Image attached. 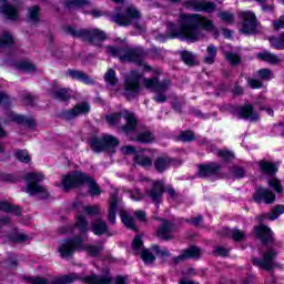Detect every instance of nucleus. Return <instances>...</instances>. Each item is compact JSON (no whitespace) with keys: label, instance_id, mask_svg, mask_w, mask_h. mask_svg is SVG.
<instances>
[{"label":"nucleus","instance_id":"obj_60","mask_svg":"<svg viewBox=\"0 0 284 284\" xmlns=\"http://www.w3.org/2000/svg\"><path fill=\"white\" fill-rule=\"evenodd\" d=\"M131 247L133 250V252H141L142 247H143V236L142 235H135L133 237Z\"/></svg>","mask_w":284,"mask_h":284},{"label":"nucleus","instance_id":"obj_63","mask_svg":"<svg viewBox=\"0 0 284 284\" xmlns=\"http://www.w3.org/2000/svg\"><path fill=\"white\" fill-rule=\"evenodd\" d=\"M29 284H50V280L41 276H29L27 277Z\"/></svg>","mask_w":284,"mask_h":284},{"label":"nucleus","instance_id":"obj_53","mask_svg":"<svg viewBox=\"0 0 284 284\" xmlns=\"http://www.w3.org/2000/svg\"><path fill=\"white\" fill-rule=\"evenodd\" d=\"M0 181L2 183H19V175L14 173L0 172Z\"/></svg>","mask_w":284,"mask_h":284},{"label":"nucleus","instance_id":"obj_14","mask_svg":"<svg viewBox=\"0 0 284 284\" xmlns=\"http://www.w3.org/2000/svg\"><path fill=\"white\" fill-rule=\"evenodd\" d=\"M255 239H258L262 245H274V231L268 225L258 224L253 227Z\"/></svg>","mask_w":284,"mask_h":284},{"label":"nucleus","instance_id":"obj_12","mask_svg":"<svg viewBox=\"0 0 284 284\" xmlns=\"http://www.w3.org/2000/svg\"><path fill=\"white\" fill-rule=\"evenodd\" d=\"M239 18L242 19V34H254L258 28V19L254 11H241Z\"/></svg>","mask_w":284,"mask_h":284},{"label":"nucleus","instance_id":"obj_20","mask_svg":"<svg viewBox=\"0 0 284 284\" xmlns=\"http://www.w3.org/2000/svg\"><path fill=\"white\" fill-rule=\"evenodd\" d=\"M146 194L155 205H161L163 194H165V184L161 180L154 181L151 185V190L146 191Z\"/></svg>","mask_w":284,"mask_h":284},{"label":"nucleus","instance_id":"obj_9","mask_svg":"<svg viewBox=\"0 0 284 284\" xmlns=\"http://www.w3.org/2000/svg\"><path fill=\"white\" fill-rule=\"evenodd\" d=\"M141 79L143 74L136 70L131 71V74L124 79V97L129 101H133L141 94Z\"/></svg>","mask_w":284,"mask_h":284},{"label":"nucleus","instance_id":"obj_27","mask_svg":"<svg viewBox=\"0 0 284 284\" xmlns=\"http://www.w3.org/2000/svg\"><path fill=\"white\" fill-rule=\"evenodd\" d=\"M119 207V192L110 194L108 221L111 225L116 223V210Z\"/></svg>","mask_w":284,"mask_h":284},{"label":"nucleus","instance_id":"obj_58","mask_svg":"<svg viewBox=\"0 0 284 284\" xmlns=\"http://www.w3.org/2000/svg\"><path fill=\"white\" fill-rule=\"evenodd\" d=\"M83 212L87 216H101V209L97 205H87L83 207Z\"/></svg>","mask_w":284,"mask_h":284},{"label":"nucleus","instance_id":"obj_55","mask_svg":"<svg viewBox=\"0 0 284 284\" xmlns=\"http://www.w3.org/2000/svg\"><path fill=\"white\" fill-rule=\"evenodd\" d=\"M9 243H26L28 235L23 233H11L7 236Z\"/></svg>","mask_w":284,"mask_h":284},{"label":"nucleus","instance_id":"obj_39","mask_svg":"<svg viewBox=\"0 0 284 284\" xmlns=\"http://www.w3.org/2000/svg\"><path fill=\"white\" fill-rule=\"evenodd\" d=\"M268 42L271 43V48H273V50H284V31H282L278 37H268Z\"/></svg>","mask_w":284,"mask_h":284},{"label":"nucleus","instance_id":"obj_31","mask_svg":"<svg viewBox=\"0 0 284 284\" xmlns=\"http://www.w3.org/2000/svg\"><path fill=\"white\" fill-rule=\"evenodd\" d=\"M72 79L84 85H95L97 83V81L88 75V73L79 70H72Z\"/></svg>","mask_w":284,"mask_h":284},{"label":"nucleus","instance_id":"obj_62","mask_svg":"<svg viewBox=\"0 0 284 284\" xmlns=\"http://www.w3.org/2000/svg\"><path fill=\"white\" fill-rule=\"evenodd\" d=\"M214 256H221L222 258H227L230 256V248L225 246H215L213 248Z\"/></svg>","mask_w":284,"mask_h":284},{"label":"nucleus","instance_id":"obj_28","mask_svg":"<svg viewBox=\"0 0 284 284\" xmlns=\"http://www.w3.org/2000/svg\"><path fill=\"white\" fill-rule=\"evenodd\" d=\"M79 281L84 284H111L112 277L110 275H98L97 273H92L87 276H80Z\"/></svg>","mask_w":284,"mask_h":284},{"label":"nucleus","instance_id":"obj_57","mask_svg":"<svg viewBox=\"0 0 284 284\" xmlns=\"http://www.w3.org/2000/svg\"><path fill=\"white\" fill-rule=\"evenodd\" d=\"M104 81L110 85H116V83H119V79L116 78V71H114V69H109L104 74Z\"/></svg>","mask_w":284,"mask_h":284},{"label":"nucleus","instance_id":"obj_41","mask_svg":"<svg viewBox=\"0 0 284 284\" xmlns=\"http://www.w3.org/2000/svg\"><path fill=\"white\" fill-rule=\"evenodd\" d=\"M14 68L20 72H37V65L32 64L28 60H20L14 63Z\"/></svg>","mask_w":284,"mask_h":284},{"label":"nucleus","instance_id":"obj_54","mask_svg":"<svg viewBox=\"0 0 284 284\" xmlns=\"http://www.w3.org/2000/svg\"><path fill=\"white\" fill-rule=\"evenodd\" d=\"M10 45H14V37L6 32L0 38V48H10Z\"/></svg>","mask_w":284,"mask_h":284},{"label":"nucleus","instance_id":"obj_30","mask_svg":"<svg viewBox=\"0 0 284 284\" xmlns=\"http://www.w3.org/2000/svg\"><path fill=\"white\" fill-rule=\"evenodd\" d=\"M92 108L88 101L80 102L72 108V119H77V116L88 115Z\"/></svg>","mask_w":284,"mask_h":284},{"label":"nucleus","instance_id":"obj_50","mask_svg":"<svg viewBox=\"0 0 284 284\" xmlns=\"http://www.w3.org/2000/svg\"><path fill=\"white\" fill-rule=\"evenodd\" d=\"M225 59L230 63V65H232V68H234L236 65H241V61H243V58H241V55H239L232 51H227L225 53Z\"/></svg>","mask_w":284,"mask_h":284},{"label":"nucleus","instance_id":"obj_2","mask_svg":"<svg viewBox=\"0 0 284 284\" xmlns=\"http://www.w3.org/2000/svg\"><path fill=\"white\" fill-rule=\"evenodd\" d=\"M144 88L154 92L155 95L152 99L155 103H165L168 102V91L172 88V80L164 79L161 81L159 75L146 78L144 79Z\"/></svg>","mask_w":284,"mask_h":284},{"label":"nucleus","instance_id":"obj_37","mask_svg":"<svg viewBox=\"0 0 284 284\" xmlns=\"http://www.w3.org/2000/svg\"><path fill=\"white\" fill-rule=\"evenodd\" d=\"M216 54H219L216 45H207L206 55L204 57V63H206V65H214V62L216 61Z\"/></svg>","mask_w":284,"mask_h":284},{"label":"nucleus","instance_id":"obj_40","mask_svg":"<svg viewBox=\"0 0 284 284\" xmlns=\"http://www.w3.org/2000/svg\"><path fill=\"white\" fill-rule=\"evenodd\" d=\"M133 165H139L140 168H152V159L148 155L135 154V156H133Z\"/></svg>","mask_w":284,"mask_h":284},{"label":"nucleus","instance_id":"obj_3","mask_svg":"<svg viewBox=\"0 0 284 284\" xmlns=\"http://www.w3.org/2000/svg\"><path fill=\"white\" fill-rule=\"evenodd\" d=\"M121 119L126 121L125 124L121 126L123 134H132V132H136L139 119H136V115L133 112L124 110L123 112H115L105 115V122L111 126L116 125Z\"/></svg>","mask_w":284,"mask_h":284},{"label":"nucleus","instance_id":"obj_10","mask_svg":"<svg viewBox=\"0 0 284 284\" xmlns=\"http://www.w3.org/2000/svg\"><path fill=\"white\" fill-rule=\"evenodd\" d=\"M72 37H75L77 39H82V41H87L88 43H91L92 45H100V43H103V41L108 40V34L105 31L101 29H72Z\"/></svg>","mask_w":284,"mask_h":284},{"label":"nucleus","instance_id":"obj_26","mask_svg":"<svg viewBox=\"0 0 284 284\" xmlns=\"http://www.w3.org/2000/svg\"><path fill=\"white\" fill-rule=\"evenodd\" d=\"M176 163V159L171 156H158L153 162V168L158 174H163L166 170H170V165Z\"/></svg>","mask_w":284,"mask_h":284},{"label":"nucleus","instance_id":"obj_42","mask_svg":"<svg viewBox=\"0 0 284 284\" xmlns=\"http://www.w3.org/2000/svg\"><path fill=\"white\" fill-rule=\"evenodd\" d=\"M88 244L83 242V236L73 235L72 236V252H85Z\"/></svg>","mask_w":284,"mask_h":284},{"label":"nucleus","instance_id":"obj_17","mask_svg":"<svg viewBox=\"0 0 284 284\" xmlns=\"http://www.w3.org/2000/svg\"><path fill=\"white\" fill-rule=\"evenodd\" d=\"M159 221H161L162 224L156 230V237L160 239V241H172V239H174L172 233L176 232V224L163 217H160Z\"/></svg>","mask_w":284,"mask_h":284},{"label":"nucleus","instance_id":"obj_32","mask_svg":"<svg viewBox=\"0 0 284 284\" xmlns=\"http://www.w3.org/2000/svg\"><path fill=\"white\" fill-rule=\"evenodd\" d=\"M40 21H41V7H39V4L30 7L27 13V23L37 24Z\"/></svg>","mask_w":284,"mask_h":284},{"label":"nucleus","instance_id":"obj_7","mask_svg":"<svg viewBox=\"0 0 284 284\" xmlns=\"http://www.w3.org/2000/svg\"><path fill=\"white\" fill-rule=\"evenodd\" d=\"M121 141L118 140L114 135H102L97 136L93 135L89 140V145L95 154H101V152H106V150H115V148H119Z\"/></svg>","mask_w":284,"mask_h":284},{"label":"nucleus","instance_id":"obj_15","mask_svg":"<svg viewBox=\"0 0 284 284\" xmlns=\"http://www.w3.org/2000/svg\"><path fill=\"white\" fill-rule=\"evenodd\" d=\"M145 57H148V52L141 47L128 48L125 50V54H123L122 59L128 61V63H134L140 68L145 63Z\"/></svg>","mask_w":284,"mask_h":284},{"label":"nucleus","instance_id":"obj_22","mask_svg":"<svg viewBox=\"0 0 284 284\" xmlns=\"http://www.w3.org/2000/svg\"><path fill=\"white\" fill-rule=\"evenodd\" d=\"M4 3L0 6V12L7 19V21H19V7L2 0Z\"/></svg>","mask_w":284,"mask_h":284},{"label":"nucleus","instance_id":"obj_6","mask_svg":"<svg viewBox=\"0 0 284 284\" xmlns=\"http://www.w3.org/2000/svg\"><path fill=\"white\" fill-rule=\"evenodd\" d=\"M88 185V193L90 196H101L103 190L97 183V180L84 172L81 171H72V189L83 187V185Z\"/></svg>","mask_w":284,"mask_h":284},{"label":"nucleus","instance_id":"obj_34","mask_svg":"<svg viewBox=\"0 0 284 284\" xmlns=\"http://www.w3.org/2000/svg\"><path fill=\"white\" fill-rule=\"evenodd\" d=\"M73 227H75V230H78L79 233L82 235L90 232V223L88 222V219H85L83 215L75 216V223Z\"/></svg>","mask_w":284,"mask_h":284},{"label":"nucleus","instance_id":"obj_59","mask_svg":"<svg viewBox=\"0 0 284 284\" xmlns=\"http://www.w3.org/2000/svg\"><path fill=\"white\" fill-rule=\"evenodd\" d=\"M247 239V232L242 231L240 229H233V237L232 240L235 243H241L242 241H245Z\"/></svg>","mask_w":284,"mask_h":284},{"label":"nucleus","instance_id":"obj_5","mask_svg":"<svg viewBox=\"0 0 284 284\" xmlns=\"http://www.w3.org/2000/svg\"><path fill=\"white\" fill-rule=\"evenodd\" d=\"M45 175L43 173L29 172L24 175V181L27 182V194L30 196H37L40 194V197L45 201L50 199V192H48V187L41 185Z\"/></svg>","mask_w":284,"mask_h":284},{"label":"nucleus","instance_id":"obj_1","mask_svg":"<svg viewBox=\"0 0 284 284\" xmlns=\"http://www.w3.org/2000/svg\"><path fill=\"white\" fill-rule=\"evenodd\" d=\"M180 19V24L175 22L166 23V37L169 39L196 43V41H200L203 30L205 32H214L216 30V26L212 20L199 13H183Z\"/></svg>","mask_w":284,"mask_h":284},{"label":"nucleus","instance_id":"obj_23","mask_svg":"<svg viewBox=\"0 0 284 284\" xmlns=\"http://www.w3.org/2000/svg\"><path fill=\"white\" fill-rule=\"evenodd\" d=\"M261 174L264 176L274 178L278 174V164L270 160H260L257 162Z\"/></svg>","mask_w":284,"mask_h":284},{"label":"nucleus","instance_id":"obj_36","mask_svg":"<svg viewBox=\"0 0 284 284\" xmlns=\"http://www.w3.org/2000/svg\"><path fill=\"white\" fill-rule=\"evenodd\" d=\"M267 185L275 194H283L284 192L283 182L276 175L267 179Z\"/></svg>","mask_w":284,"mask_h":284},{"label":"nucleus","instance_id":"obj_11","mask_svg":"<svg viewBox=\"0 0 284 284\" xmlns=\"http://www.w3.org/2000/svg\"><path fill=\"white\" fill-rule=\"evenodd\" d=\"M231 114H236L237 119H243L244 121H258L261 115L254 110V105L251 103H245L244 105H231Z\"/></svg>","mask_w":284,"mask_h":284},{"label":"nucleus","instance_id":"obj_61","mask_svg":"<svg viewBox=\"0 0 284 284\" xmlns=\"http://www.w3.org/2000/svg\"><path fill=\"white\" fill-rule=\"evenodd\" d=\"M70 283H72V273L68 275H61V276L54 277L51 281V284H70Z\"/></svg>","mask_w":284,"mask_h":284},{"label":"nucleus","instance_id":"obj_25","mask_svg":"<svg viewBox=\"0 0 284 284\" xmlns=\"http://www.w3.org/2000/svg\"><path fill=\"white\" fill-rule=\"evenodd\" d=\"M91 232L94 234V236H112L108 223L101 217H98L91 222Z\"/></svg>","mask_w":284,"mask_h":284},{"label":"nucleus","instance_id":"obj_43","mask_svg":"<svg viewBox=\"0 0 284 284\" xmlns=\"http://www.w3.org/2000/svg\"><path fill=\"white\" fill-rule=\"evenodd\" d=\"M175 139L176 141H181V143H192L196 141V134L192 130H185L180 132Z\"/></svg>","mask_w":284,"mask_h":284},{"label":"nucleus","instance_id":"obj_52","mask_svg":"<svg viewBox=\"0 0 284 284\" xmlns=\"http://www.w3.org/2000/svg\"><path fill=\"white\" fill-rule=\"evenodd\" d=\"M103 246L101 245L87 244V248H84V252L88 253V255L92 258H95L97 256H99V254H101Z\"/></svg>","mask_w":284,"mask_h":284},{"label":"nucleus","instance_id":"obj_44","mask_svg":"<svg viewBox=\"0 0 284 284\" xmlns=\"http://www.w3.org/2000/svg\"><path fill=\"white\" fill-rule=\"evenodd\" d=\"M257 59H260V61H265L266 63H270L271 65H276V63H278L281 60L276 57V54L272 53V52H260L257 53Z\"/></svg>","mask_w":284,"mask_h":284},{"label":"nucleus","instance_id":"obj_35","mask_svg":"<svg viewBox=\"0 0 284 284\" xmlns=\"http://www.w3.org/2000/svg\"><path fill=\"white\" fill-rule=\"evenodd\" d=\"M59 252L62 258L72 256V236H69L62 241V244L59 247Z\"/></svg>","mask_w":284,"mask_h":284},{"label":"nucleus","instance_id":"obj_45","mask_svg":"<svg viewBox=\"0 0 284 284\" xmlns=\"http://www.w3.org/2000/svg\"><path fill=\"white\" fill-rule=\"evenodd\" d=\"M180 57L181 61H183L185 65H189V68L196 65V58H194L192 51L184 50L180 53Z\"/></svg>","mask_w":284,"mask_h":284},{"label":"nucleus","instance_id":"obj_16","mask_svg":"<svg viewBox=\"0 0 284 284\" xmlns=\"http://www.w3.org/2000/svg\"><path fill=\"white\" fill-rule=\"evenodd\" d=\"M223 166L217 162L201 163L197 165L199 179H212V176H221Z\"/></svg>","mask_w":284,"mask_h":284},{"label":"nucleus","instance_id":"obj_51","mask_svg":"<svg viewBox=\"0 0 284 284\" xmlns=\"http://www.w3.org/2000/svg\"><path fill=\"white\" fill-rule=\"evenodd\" d=\"M152 250L158 258H169V256H172V253L168 248H161L159 244H153Z\"/></svg>","mask_w":284,"mask_h":284},{"label":"nucleus","instance_id":"obj_48","mask_svg":"<svg viewBox=\"0 0 284 284\" xmlns=\"http://www.w3.org/2000/svg\"><path fill=\"white\" fill-rule=\"evenodd\" d=\"M140 258L143 261L144 265H152L156 261V256L150 252V248L142 250Z\"/></svg>","mask_w":284,"mask_h":284},{"label":"nucleus","instance_id":"obj_18","mask_svg":"<svg viewBox=\"0 0 284 284\" xmlns=\"http://www.w3.org/2000/svg\"><path fill=\"white\" fill-rule=\"evenodd\" d=\"M184 8L194 10L195 12L212 13L216 10V3L207 0H185Z\"/></svg>","mask_w":284,"mask_h":284},{"label":"nucleus","instance_id":"obj_8","mask_svg":"<svg viewBox=\"0 0 284 284\" xmlns=\"http://www.w3.org/2000/svg\"><path fill=\"white\" fill-rule=\"evenodd\" d=\"M278 256V252L274 250V247H270L267 251L262 253V260L258 257H252L251 263L254 267H258V270H264V272H274L276 267L283 270L282 264L274 263V258Z\"/></svg>","mask_w":284,"mask_h":284},{"label":"nucleus","instance_id":"obj_19","mask_svg":"<svg viewBox=\"0 0 284 284\" xmlns=\"http://www.w3.org/2000/svg\"><path fill=\"white\" fill-rule=\"evenodd\" d=\"M189 258H201V248L194 245L184 248L180 255L172 257L171 263L172 265H179L184 261H189Z\"/></svg>","mask_w":284,"mask_h":284},{"label":"nucleus","instance_id":"obj_47","mask_svg":"<svg viewBox=\"0 0 284 284\" xmlns=\"http://www.w3.org/2000/svg\"><path fill=\"white\" fill-rule=\"evenodd\" d=\"M106 50L109 52V54H111V57H114L115 59H119L120 61H125L123 59V54H125V50H128V48H123V47H112V45H108Z\"/></svg>","mask_w":284,"mask_h":284},{"label":"nucleus","instance_id":"obj_21","mask_svg":"<svg viewBox=\"0 0 284 284\" xmlns=\"http://www.w3.org/2000/svg\"><path fill=\"white\" fill-rule=\"evenodd\" d=\"M49 94L54 101H59L60 103H67L70 101V89L60 88L57 80L53 81L52 89H49Z\"/></svg>","mask_w":284,"mask_h":284},{"label":"nucleus","instance_id":"obj_24","mask_svg":"<svg viewBox=\"0 0 284 284\" xmlns=\"http://www.w3.org/2000/svg\"><path fill=\"white\" fill-rule=\"evenodd\" d=\"M9 119L18 125L29 128V130H34V128H37V121L34 120V118H28L23 114H17L14 112H11L9 113Z\"/></svg>","mask_w":284,"mask_h":284},{"label":"nucleus","instance_id":"obj_33","mask_svg":"<svg viewBox=\"0 0 284 284\" xmlns=\"http://www.w3.org/2000/svg\"><path fill=\"white\" fill-rule=\"evenodd\" d=\"M215 155L222 163L230 164L233 163L236 159V154L233 151L227 149H220L215 152Z\"/></svg>","mask_w":284,"mask_h":284},{"label":"nucleus","instance_id":"obj_49","mask_svg":"<svg viewBox=\"0 0 284 284\" xmlns=\"http://www.w3.org/2000/svg\"><path fill=\"white\" fill-rule=\"evenodd\" d=\"M14 159H17V161H19L20 163H30V153H28V151L22 150V149H18L14 151L13 153Z\"/></svg>","mask_w":284,"mask_h":284},{"label":"nucleus","instance_id":"obj_29","mask_svg":"<svg viewBox=\"0 0 284 284\" xmlns=\"http://www.w3.org/2000/svg\"><path fill=\"white\" fill-rule=\"evenodd\" d=\"M120 219L126 230H131V232H139V226H136L134 217L130 215L128 211H120Z\"/></svg>","mask_w":284,"mask_h":284},{"label":"nucleus","instance_id":"obj_46","mask_svg":"<svg viewBox=\"0 0 284 284\" xmlns=\"http://www.w3.org/2000/svg\"><path fill=\"white\" fill-rule=\"evenodd\" d=\"M229 172L232 176H234L237 181H241L242 179H245L247 176V171L243 166L239 165H232L229 169Z\"/></svg>","mask_w":284,"mask_h":284},{"label":"nucleus","instance_id":"obj_4","mask_svg":"<svg viewBox=\"0 0 284 284\" xmlns=\"http://www.w3.org/2000/svg\"><path fill=\"white\" fill-rule=\"evenodd\" d=\"M141 11L134 8L133 6H129L124 13H115L111 16V21L120 28H128L129 26H133L135 30H143V26L139 22L141 19Z\"/></svg>","mask_w":284,"mask_h":284},{"label":"nucleus","instance_id":"obj_64","mask_svg":"<svg viewBox=\"0 0 284 284\" xmlns=\"http://www.w3.org/2000/svg\"><path fill=\"white\" fill-rule=\"evenodd\" d=\"M62 185L65 192L72 190V172H69L67 175H63Z\"/></svg>","mask_w":284,"mask_h":284},{"label":"nucleus","instance_id":"obj_13","mask_svg":"<svg viewBox=\"0 0 284 284\" xmlns=\"http://www.w3.org/2000/svg\"><path fill=\"white\" fill-rule=\"evenodd\" d=\"M253 201L257 203V205H261V203H264V205H273V203H276V193H274L272 189L257 186L253 193Z\"/></svg>","mask_w":284,"mask_h":284},{"label":"nucleus","instance_id":"obj_38","mask_svg":"<svg viewBox=\"0 0 284 284\" xmlns=\"http://www.w3.org/2000/svg\"><path fill=\"white\" fill-rule=\"evenodd\" d=\"M154 133L152 131H143L136 134L135 141L138 143H143L144 145H150V143H154Z\"/></svg>","mask_w":284,"mask_h":284},{"label":"nucleus","instance_id":"obj_56","mask_svg":"<svg viewBox=\"0 0 284 284\" xmlns=\"http://www.w3.org/2000/svg\"><path fill=\"white\" fill-rule=\"evenodd\" d=\"M281 214H284V204H277L268 213V220L270 221H276Z\"/></svg>","mask_w":284,"mask_h":284}]
</instances>
